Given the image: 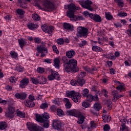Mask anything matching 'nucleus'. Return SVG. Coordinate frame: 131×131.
<instances>
[{
    "label": "nucleus",
    "mask_w": 131,
    "mask_h": 131,
    "mask_svg": "<svg viewBox=\"0 0 131 131\" xmlns=\"http://www.w3.org/2000/svg\"><path fill=\"white\" fill-rule=\"evenodd\" d=\"M37 71L38 73H43L45 72V68L41 67H38L37 69Z\"/></svg>",
    "instance_id": "obj_51"
},
{
    "label": "nucleus",
    "mask_w": 131,
    "mask_h": 131,
    "mask_svg": "<svg viewBox=\"0 0 131 131\" xmlns=\"http://www.w3.org/2000/svg\"><path fill=\"white\" fill-rule=\"evenodd\" d=\"M34 40L35 43H40V42H41V39L38 37L35 38Z\"/></svg>",
    "instance_id": "obj_60"
},
{
    "label": "nucleus",
    "mask_w": 131,
    "mask_h": 131,
    "mask_svg": "<svg viewBox=\"0 0 131 131\" xmlns=\"http://www.w3.org/2000/svg\"><path fill=\"white\" fill-rule=\"evenodd\" d=\"M15 70H16L18 72H23L24 71V68L21 66H18L15 68Z\"/></svg>",
    "instance_id": "obj_39"
},
{
    "label": "nucleus",
    "mask_w": 131,
    "mask_h": 131,
    "mask_svg": "<svg viewBox=\"0 0 131 131\" xmlns=\"http://www.w3.org/2000/svg\"><path fill=\"white\" fill-rule=\"evenodd\" d=\"M52 61H53L52 59H51L50 58H47L44 59L43 61V63H47V64H51L52 63Z\"/></svg>",
    "instance_id": "obj_57"
},
{
    "label": "nucleus",
    "mask_w": 131,
    "mask_h": 131,
    "mask_svg": "<svg viewBox=\"0 0 131 131\" xmlns=\"http://www.w3.org/2000/svg\"><path fill=\"white\" fill-rule=\"evenodd\" d=\"M66 56L69 58H73V56H75V51L73 50L67 51Z\"/></svg>",
    "instance_id": "obj_23"
},
{
    "label": "nucleus",
    "mask_w": 131,
    "mask_h": 131,
    "mask_svg": "<svg viewBox=\"0 0 131 131\" xmlns=\"http://www.w3.org/2000/svg\"><path fill=\"white\" fill-rule=\"evenodd\" d=\"M112 94L113 97H116L117 96V95H118V91L114 90V91H112Z\"/></svg>",
    "instance_id": "obj_63"
},
{
    "label": "nucleus",
    "mask_w": 131,
    "mask_h": 131,
    "mask_svg": "<svg viewBox=\"0 0 131 131\" xmlns=\"http://www.w3.org/2000/svg\"><path fill=\"white\" fill-rule=\"evenodd\" d=\"M66 114L67 115H69V116H75V117H77L78 116V114H77L74 110L67 111Z\"/></svg>",
    "instance_id": "obj_18"
},
{
    "label": "nucleus",
    "mask_w": 131,
    "mask_h": 131,
    "mask_svg": "<svg viewBox=\"0 0 131 131\" xmlns=\"http://www.w3.org/2000/svg\"><path fill=\"white\" fill-rule=\"evenodd\" d=\"M126 121H127V120H126V119H121L120 120V122H122V124L121 125V126H122V127L120 128L121 131H123L124 130V129H126L127 128L126 126L125 125Z\"/></svg>",
    "instance_id": "obj_20"
},
{
    "label": "nucleus",
    "mask_w": 131,
    "mask_h": 131,
    "mask_svg": "<svg viewBox=\"0 0 131 131\" xmlns=\"http://www.w3.org/2000/svg\"><path fill=\"white\" fill-rule=\"evenodd\" d=\"M92 91L93 92H95L96 93V94H98V95H99V91L98 90V89H97V86H93L92 88Z\"/></svg>",
    "instance_id": "obj_54"
},
{
    "label": "nucleus",
    "mask_w": 131,
    "mask_h": 131,
    "mask_svg": "<svg viewBox=\"0 0 131 131\" xmlns=\"http://www.w3.org/2000/svg\"><path fill=\"white\" fill-rule=\"evenodd\" d=\"M10 55L13 58V59H17L18 58V53L15 51H11Z\"/></svg>",
    "instance_id": "obj_40"
},
{
    "label": "nucleus",
    "mask_w": 131,
    "mask_h": 131,
    "mask_svg": "<svg viewBox=\"0 0 131 131\" xmlns=\"http://www.w3.org/2000/svg\"><path fill=\"white\" fill-rule=\"evenodd\" d=\"M57 114L58 116H62V115H64V113L63 112V110L60 108H57Z\"/></svg>",
    "instance_id": "obj_45"
},
{
    "label": "nucleus",
    "mask_w": 131,
    "mask_h": 131,
    "mask_svg": "<svg viewBox=\"0 0 131 131\" xmlns=\"http://www.w3.org/2000/svg\"><path fill=\"white\" fill-rule=\"evenodd\" d=\"M43 6L45 8V10H48V11H53L55 9V6L54 4L48 0H43Z\"/></svg>",
    "instance_id": "obj_9"
},
{
    "label": "nucleus",
    "mask_w": 131,
    "mask_h": 131,
    "mask_svg": "<svg viewBox=\"0 0 131 131\" xmlns=\"http://www.w3.org/2000/svg\"><path fill=\"white\" fill-rule=\"evenodd\" d=\"M18 42L20 48L21 49H23L24 46L27 43V42H26V40L23 38L18 39Z\"/></svg>",
    "instance_id": "obj_21"
},
{
    "label": "nucleus",
    "mask_w": 131,
    "mask_h": 131,
    "mask_svg": "<svg viewBox=\"0 0 131 131\" xmlns=\"http://www.w3.org/2000/svg\"><path fill=\"white\" fill-rule=\"evenodd\" d=\"M77 36L78 37H86L88 36V34H89V29L83 27H79L77 28Z\"/></svg>",
    "instance_id": "obj_4"
},
{
    "label": "nucleus",
    "mask_w": 131,
    "mask_h": 131,
    "mask_svg": "<svg viewBox=\"0 0 131 131\" xmlns=\"http://www.w3.org/2000/svg\"><path fill=\"white\" fill-rule=\"evenodd\" d=\"M71 84L72 85H78V81L77 80H72L71 81Z\"/></svg>",
    "instance_id": "obj_55"
},
{
    "label": "nucleus",
    "mask_w": 131,
    "mask_h": 131,
    "mask_svg": "<svg viewBox=\"0 0 131 131\" xmlns=\"http://www.w3.org/2000/svg\"><path fill=\"white\" fill-rule=\"evenodd\" d=\"M29 83V79L28 78H24L20 81V84H19V88L21 89H25L26 85Z\"/></svg>",
    "instance_id": "obj_15"
},
{
    "label": "nucleus",
    "mask_w": 131,
    "mask_h": 131,
    "mask_svg": "<svg viewBox=\"0 0 131 131\" xmlns=\"http://www.w3.org/2000/svg\"><path fill=\"white\" fill-rule=\"evenodd\" d=\"M27 27L29 28V29H30L31 30H33L35 29V28H37V25L36 24H34L33 23H29L27 25Z\"/></svg>",
    "instance_id": "obj_24"
},
{
    "label": "nucleus",
    "mask_w": 131,
    "mask_h": 131,
    "mask_svg": "<svg viewBox=\"0 0 131 131\" xmlns=\"http://www.w3.org/2000/svg\"><path fill=\"white\" fill-rule=\"evenodd\" d=\"M105 18L107 20H112V19L113 18V16L111 14H110V13L107 12L105 13Z\"/></svg>",
    "instance_id": "obj_43"
},
{
    "label": "nucleus",
    "mask_w": 131,
    "mask_h": 131,
    "mask_svg": "<svg viewBox=\"0 0 131 131\" xmlns=\"http://www.w3.org/2000/svg\"><path fill=\"white\" fill-rule=\"evenodd\" d=\"M62 61L64 63V70L68 73L71 72H77L78 68H77V61L74 59H70L68 61L67 57L63 56L62 58Z\"/></svg>",
    "instance_id": "obj_1"
},
{
    "label": "nucleus",
    "mask_w": 131,
    "mask_h": 131,
    "mask_svg": "<svg viewBox=\"0 0 131 131\" xmlns=\"http://www.w3.org/2000/svg\"><path fill=\"white\" fill-rule=\"evenodd\" d=\"M47 83V78L44 76L39 77V84H46Z\"/></svg>",
    "instance_id": "obj_27"
},
{
    "label": "nucleus",
    "mask_w": 131,
    "mask_h": 131,
    "mask_svg": "<svg viewBox=\"0 0 131 131\" xmlns=\"http://www.w3.org/2000/svg\"><path fill=\"white\" fill-rule=\"evenodd\" d=\"M71 21H77V20H84V18L81 16H77L75 15H74L73 17H72L71 18H70Z\"/></svg>",
    "instance_id": "obj_28"
},
{
    "label": "nucleus",
    "mask_w": 131,
    "mask_h": 131,
    "mask_svg": "<svg viewBox=\"0 0 131 131\" xmlns=\"http://www.w3.org/2000/svg\"><path fill=\"white\" fill-rule=\"evenodd\" d=\"M118 16H119V17H126V16H127V13L125 12L119 13L118 14Z\"/></svg>",
    "instance_id": "obj_58"
},
{
    "label": "nucleus",
    "mask_w": 131,
    "mask_h": 131,
    "mask_svg": "<svg viewBox=\"0 0 131 131\" xmlns=\"http://www.w3.org/2000/svg\"><path fill=\"white\" fill-rule=\"evenodd\" d=\"M116 90L119 91V92H120L121 93L122 91H125V88H124V86L120 85L116 88Z\"/></svg>",
    "instance_id": "obj_36"
},
{
    "label": "nucleus",
    "mask_w": 131,
    "mask_h": 131,
    "mask_svg": "<svg viewBox=\"0 0 131 131\" xmlns=\"http://www.w3.org/2000/svg\"><path fill=\"white\" fill-rule=\"evenodd\" d=\"M32 18L35 21H39L40 20V16L36 13H34L32 15Z\"/></svg>",
    "instance_id": "obj_33"
},
{
    "label": "nucleus",
    "mask_w": 131,
    "mask_h": 131,
    "mask_svg": "<svg viewBox=\"0 0 131 131\" xmlns=\"http://www.w3.org/2000/svg\"><path fill=\"white\" fill-rule=\"evenodd\" d=\"M100 95V93L99 94L96 93V95L93 96L92 101H95V102H98L99 101V98L98 96Z\"/></svg>",
    "instance_id": "obj_47"
},
{
    "label": "nucleus",
    "mask_w": 131,
    "mask_h": 131,
    "mask_svg": "<svg viewBox=\"0 0 131 131\" xmlns=\"http://www.w3.org/2000/svg\"><path fill=\"white\" fill-rule=\"evenodd\" d=\"M124 95L119 94V95H117L116 96H114L113 98V102H116L117 100H118L119 98H121L123 97Z\"/></svg>",
    "instance_id": "obj_37"
},
{
    "label": "nucleus",
    "mask_w": 131,
    "mask_h": 131,
    "mask_svg": "<svg viewBox=\"0 0 131 131\" xmlns=\"http://www.w3.org/2000/svg\"><path fill=\"white\" fill-rule=\"evenodd\" d=\"M83 69L85 70V71H87V72H89L90 73H92V72H93V71H97V68L96 67L92 68V69H90L89 67H84L83 68Z\"/></svg>",
    "instance_id": "obj_29"
},
{
    "label": "nucleus",
    "mask_w": 131,
    "mask_h": 131,
    "mask_svg": "<svg viewBox=\"0 0 131 131\" xmlns=\"http://www.w3.org/2000/svg\"><path fill=\"white\" fill-rule=\"evenodd\" d=\"M52 49L54 52L56 53V54H59V51L58 50V49L57 48V47H56V46H53L52 47Z\"/></svg>",
    "instance_id": "obj_61"
},
{
    "label": "nucleus",
    "mask_w": 131,
    "mask_h": 131,
    "mask_svg": "<svg viewBox=\"0 0 131 131\" xmlns=\"http://www.w3.org/2000/svg\"><path fill=\"white\" fill-rule=\"evenodd\" d=\"M48 103H42L40 106L41 109H46V108H48Z\"/></svg>",
    "instance_id": "obj_56"
},
{
    "label": "nucleus",
    "mask_w": 131,
    "mask_h": 131,
    "mask_svg": "<svg viewBox=\"0 0 131 131\" xmlns=\"http://www.w3.org/2000/svg\"><path fill=\"white\" fill-rule=\"evenodd\" d=\"M86 45H88L86 40H82L81 43H78V46L80 48H82V47H84V46H86Z\"/></svg>",
    "instance_id": "obj_44"
},
{
    "label": "nucleus",
    "mask_w": 131,
    "mask_h": 131,
    "mask_svg": "<svg viewBox=\"0 0 131 131\" xmlns=\"http://www.w3.org/2000/svg\"><path fill=\"white\" fill-rule=\"evenodd\" d=\"M16 114H17V116H19V117H21V118H25V113H23L20 111H17L16 112Z\"/></svg>",
    "instance_id": "obj_35"
},
{
    "label": "nucleus",
    "mask_w": 131,
    "mask_h": 131,
    "mask_svg": "<svg viewBox=\"0 0 131 131\" xmlns=\"http://www.w3.org/2000/svg\"><path fill=\"white\" fill-rule=\"evenodd\" d=\"M36 50L38 53H41L40 56L41 58H43L46 56V54L43 53V52L48 53V49L46 48V43L43 42H41L40 46L37 47Z\"/></svg>",
    "instance_id": "obj_6"
},
{
    "label": "nucleus",
    "mask_w": 131,
    "mask_h": 131,
    "mask_svg": "<svg viewBox=\"0 0 131 131\" xmlns=\"http://www.w3.org/2000/svg\"><path fill=\"white\" fill-rule=\"evenodd\" d=\"M90 18L92 19L95 22L101 23L102 22V18L98 14H93L90 13Z\"/></svg>",
    "instance_id": "obj_13"
},
{
    "label": "nucleus",
    "mask_w": 131,
    "mask_h": 131,
    "mask_svg": "<svg viewBox=\"0 0 131 131\" xmlns=\"http://www.w3.org/2000/svg\"><path fill=\"white\" fill-rule=\"evenodd\" d=\"M69 11L67 12V16L71 19L72 17H74V12L76 11V10H78V7H76L75 5L73 3L70 4L69 5L67 6Z\"/></svg>",
    "instance_id": "obj_3"
},
{
    "label": "nucleus",
    "mask_w": 131,
    "mask_h": 131,
    "mask_svg": "<svg viewBox=\"0 0 131 131\" xmlns=\"http://www.w3.org/2000/svg\"><path fill=\"white\" fill-rule=\"evenodd\" d=\"M86 99L88 102H93V96L91 94H89L87 96H86Z\"/></svg>",
    "instance_id": "obj_48"
},
{
    "label": "nucleus",
    "mask_w": 131,
    "mask_h": 131,
    "mask_svg": "<svg viewBox=\"0 0 131 131\" xmlns=\"http://www.w3.org/2000/svg\"><path fill=\"white\" fill-rule=\"evenodd\" d=\"M82 107H84V108H89V107H90L91 105L90 104V103L84 101L82 103Z\"/></svg>",
    "instance_id": "obj_46"
},
{
    "label": "nucleus",
    "mask_w": 131,
    "mask_h": 131,
    "mask_svg": "<svg viewBox=\"0 0 131 131\" xmlns=\"http://www.w3.org/2000/svg\"><path fill=\"white\" fill-rule=\"evenodd\" d=\"M63 28L66 30H70V31H73L74 30L73 26L67 23H64L63 24Z\"/></svg>",
    "instance_id": "obj_16"
},
{
    "label": "nucleus",
    "mask_w": 131,
    "mask_h": 131,
    "mask_svg": "<svg viewBox=\"0 0 131 131\" xmlns=\"http://www.w3.org/2000/svg\"><path fill=\"white\" fill-rule=\"evenodd\" d=\"M60 60L58 58H55L54 60V66L55 67V68H57V69H59L60 68Z\"/></svg>",
    "instance_id": "obj_30"
},
{
    "label": "nucleus",
    "mask_w": 131,
    "mask_h": 131,
    "mask_svg": "<svg viewBox=\"0 0 131 131\" xmlns=\"http://www.w3.org/2000/svg\"><path fill=\"white\" fill-rule=\"evenodd\" d=\"M92 50L94 52H103V49L98 46H93L92 47Z\"/></svg>",
    "instance_id": "obj_34"
},
{
    "label": "nucleus",
    "mask_w": 131,
    "mask_h": 131,
    "mask_svg": "<svg viewBox=\"0 0 131 131\" xmlns=\"http://www.w3.org/2000/svg\"><path fill=\"white\" fill-rule=\"evenodd\" d=\"M7 128V123L5 122H0V130H4Z\"/></svg>",
    "instance_id": "obj_32"
},
{
    "label": "nucleus",
    "mask_w": 131,
    "mask_h": 131,
    "mask_svg": "<svg viewBox=\"0 0 131 131\" xmlns=\"http://www.w3.org/2000/svg\"><path fill=\"white\" fill-rule=\"evenodd\" d=\"M106 105L108 107V109L111 110L112 108V101L110 100H107L106 102Z\"/></svg>",
    "instance_id": "obj_41"
},
{
    "label": "nucleus",
    "mask_w": 131,
    "mask_h": 131,
    "mask_svg": "<svg viewBox=\"0 0 131 131\" xmlns=\"http://www.w3.org/2000/svg\"><path fill=\"white\" fill-rule=\"evenodd\" d=\"M52 126L53 128L54 129H57V130H61V129H63L62 123L59 120H53Z\"/></svg>",
    "instance_id": "obj_11"
},
{
    "label": "nucleus",
    "mask_w": 131,
    "mask_h": 131,
    "mask_svg": "<svg viewBox=\"0 0 131 131\" xmlns=\"http://www.w3.org/2000/svg\"><path fill=\"white\" fill-rule=\"evenodd\" d=\"M86 75V73L85 72H81L80 74L79 75V78H83Z\"/></svg>",
    "instance_id": "obj_62"
},
{
    "label": "nucleus",
    "mask_w": 131,
    "mask_h": 131,
    "mask_svg": "<svg viewBox=\"0 0 131 131\" xmlns=\"http://www.w3.org/2000/svg\"><path fill=\"white\" fill-rule=\"evenodd\" d=\"M49 118H50V116H49V114L48 113L44 114L42 115H36V121L40 123H43V127L45 128H48L49 126H50V120H49Z\"/></svg>",
    "instance_id": "obj_2"
},
{
    "label": "nucleus",
    "mask_w": 131,
    "mask_h": 131,
    "mask_svg": "<svg viewBox=\"0 0 131 131\" xmlns=\"http://www.w3.org/2000/svg\"><path fill=\"white\" fill-rule=\"evenodd\" d=\"M14 113H15V107L9 106L8 108L7 113L6 114V117L8 118H13L14 117Z\"/></svg>",
    "instance_id": "obj_12"
},
{
    "label": "nucleus",
    "mask_w": 131,
    "mask_h": 131,
    "mask_svg": "<svg viewBox=\"0 0 131 131\" xmlns=\"http://www.w3.org/2000/svg\"><path fill=\"white\" fill-rule=\"evenodd\" d=\"M41 29L46 33H48L50 34V36H52L53 34V31H54V27L52 26H48L46 25H43L41 26Z\"/></svg>",
    "instance_id": "obj_8"
},
{
    "label": "nucleus",
    "mask_w": 131,
    "mask_h": 131,
    "mask_svg": "<svg viewBox=\"0 0 131 131\" xmlns=\"http://www.w3.org/2000/svg\"><path fill=\"white\" fill-rule=\"evenodd\" d=\"M94 108L96 111H99L102 109V105L100 103L96 102L94 104Z\"/></svg>",
    "instance_id": "obj_31"
},
{
    "label": "nucleus",
    "mask_w": 131,
    "mask_h": 131,
    "mask_svg": "<svg viewBox=\"0 0 131 131\" xmlns=\"http://www.w3.org/2000/svg\"><path fill=\"white\" fill-rule=\"evenodd\" d=\"M25 105L27 107H29V108H32V107L35 106L34 102L30 100H26V102H25Z\"/></svg>",
    "instance_id": "obj_19"
},
{
    "label": "nucleus",
    "mask_w": 131,
    "mask_h": 131,
    "mask_svg": "<svg viewBox=\"0 0 131 131\" xmlns=\"http://www.w3.org/2000/svg\"><path fill=\"white\" fill-rule=\"evenodd\" d=\"M57 43L58 45H64L65 41H64V39L63 38H59L57 40Z\"/></svg>",
    "instance_id": "obj_50"
},
{
    "label": "nucleus",
    "mask_w": 131,
    "mask_h": 131,
    "mask_svg": "<svg viewBox=\"0 0 131 131\" xmlns=\"http://www.w3.org/2000/svg\"><path fill=\"white\" fill-rule=\"evenodd\" d=\"M93 4V2L90 0H87L84 2H79V5H80L84 9H86L89 11L93 12L94 8L92 7L91 5Z\"/></svg>",
    "instance_id": "obj_5"
},
{
    "label": "nucleus",
    "mask_w": 131,
    "mask_h": 131,
    "mask_svg": "<svg viewBox=\"0 0 131 131\" xmlns=\"http://www.w3.org/2000/svg\"><path fill=\"white\" fill-rule=\"evenodd\" d=\"M103 130L104 131H110V126L108 124H105L103 127Z\"/></svg>",
    "instance_id": "obj_59"
},
{
    "label": "nucleus",
    "mask_w": 131,
    "mask_h": 131,
    "mask_svg": "<svg viewBox=\"0 0 131 131\" xmlns=\"http://www.w3.org/2000/svg\"><path fill=\"white\" fill-rule=\"evenodd\" d=\"M48 78L49 80H54V79L59 80L60 79V75L57 72L51 70V75L48 76Z\"/></svg>",
    "instance_id": "obj_10"
},
{
    "label": "nucleus",
    "mask_w": 131,
    "mask_h": 131,
    "mask_svg": "<svg viewBox=\"0 0 131 131\" xmlns=\"http://www.w3.org/2000/svg\"><path fill=\"white\" fill-rule=\"evenodd\" d=\"M78 85L80 86H83V84H85V80L81 78H79L77 79Z\"/></svg>",
    "instance_id": "obj_25"
},
{
    "label": "nucleus",
    "mask_w": 131,
    "mask_h": 131,
    "mask_svg": "<svg viewBox=\"0 0 131 131\" xmlns=\"http://www.w3.org/2000/svg\"><path fill=\"white\" fill-rule=\"evenodd\" d=\"M28 128L29 130L30 131H43V128L39 126H37L36 125L32 123H28L27 124Z\"/></svg>",
    "instance_id": "obj_7"
},
{
    "label": "nucleus",
    "mask_w": 131,
    "mask_h": 131,
    "mask_svg": "<svg viewBox=\"0 0 131 131\" xmlns=\"http://www.w3.org/2000/svg\"><path fill=\"white\" fill-rule=\"evenodd\" d=\"M81 99V95L78 93H76L74 96H73V98H72V100L75 102L77 103L79 100Z\"/></svg>",
    "instance_id": "obj_17"
},
{
    "label": "nucleus",
    "mask_w": 131,
    "mask_h": 131,
    "mask_svg": "<svg viewBox=\"0 0 131 131\" xmlns=\"http://www.w3.org/2000/svg\"><path fill=\"white\" fill-rule=\"evenodd\" d=\"M31 81L34 84H38L39 83V79L36 78H32Z\"/></svg>",
    "instance_id": "obj_42"
},
{
    "label": "nucleus",
    "mask_w": 131,
    "mask_h": 131,
    "mask_svg": "<svg viewBox=\"0 0 131 131\" xmlns=\"http://www.w3.org/2000/svg\"><path fill=\"white\" fill-rule=\"evenodd\" d=\"M103 119L105 121H107V122H110V120H111V116L108 115V116H106V115H103Z\"/></svg>",
    "instance_id": "obj_38"
},
{
    "label": "nucleus",
    "mask_w": 131,
    "mask_h": 131,
    "mask_svg": "<svg viewBox=\"0 0 131 131\" xmlns=\"http://www.w3.org/2000/svg\"><path fill=\"white\" fill-rule=\"evenodd\" d=\"M10 81L12 83H15L16 82V78L14 77H11L10 79Z\"/></svg>",
    "instance_id": "obj_64"
},
{
    "label": "nucleus",
    "mask_w": 131,
    "mask_h": 131,
    "mask_svg": "<svg viewBox=\"0 0 131 131\" xmlns=\"http://www.w3.org/2000/svg\"><path fill=\"white\" fill-rule=\"evenodd\" d=\"M15 98L16 99H20V100H25L27 97V94L24 92L19 93H16L14 95Z\"/></svg>",
    "instance_id": "obj_14"
},
{
    "label": "nucleus",
    "mask_w": 131,
    "mask_h": 131,
    "mask_svg": "<svg viewBox=\"0 0 131 131\" xmlns=\"http://www.w3.org/2000/svg\"><path fill=\"white\" fill-rule=\"evenodd\" d=\"M77 117H79L77 123H78V124H82V123L84 122V119H85L84 116L81 115V114L79 113L78 114Z\"/></svg>",
    "instance_id": "obj_22"
},
{
    "label": "nucleus",
    "mask_w": 131,
    "mask_h": 131,
    "mask_svg": "<svg viewBox=\"0 0 131 131\" xmlns=\"http://www.w3.org/2000/svg\"><path fill=\"white\" fill-rule=\"evenodd\" d=\"M63 101L65 102L66 104V108L67 109H70V108H71V103H70V102L69 101V99H68V98H64Z\"/></svg>",
    "instance_id": "obj_26"
},
{
    "label": "nucleus",
    "mask_w": 131,
    "mask_h": 131,
    "mask_svg": "<svg viewBox=\"0 0 131 131\" xmlns=\"http://www.w3.org/2000/svg\"><path fill=\"white\" fill-rule=\"evenodd\" d=\"M16 12L17 14H18V15H24V14H25V12L21 9H18L16 10Z\"/></svg>",
    "instance_id": "obj_52"
},
{
    "label": "nucleus",
    "mask_w": 131,
    "mask_h": 131,
    "mask_svg": "<svg viewBox=\"0 0 131 131\" xmlns=\"http://www.w3.org/2000/svg\"><path fill=\"white\" fill-rule=\"evenodd\" d=\"M23 2H24L23 0H18L17 3L20 6V8H22L23 9H27V7H26V6H22Z\"/></svg>",
    "instance_id": "obj_53"
},
{
    "label": "nucleus",
    "mask_w": 131,
    "mask_h": 131,
    "mask_svg": "<svg viewBox=\"0 0 131 131\" xmlns=\"http://www.w3.org/2000/svg\"><path fill=\"white\" fill-rule=\"evenodd\" d=\"M89 90L88 89H85L82 91V95L83 97H86L89 95Z\"/></svg>",
    "instance_id": "obj_49"
}]
</instances>
